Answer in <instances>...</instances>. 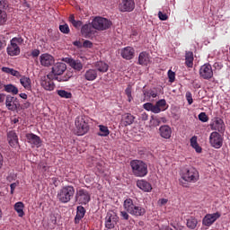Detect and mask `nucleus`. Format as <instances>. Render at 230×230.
<instances>
[{
    "label": "nucleus",
    "mask_w": 230,
    "mask_h": 230,
    "mask_svg": "<svg viewBox=\"0 0 230 230\" xmlns=\"http://www.w3.org/2000/svg\"><path fill=\"white\" fill-rule=\"evenodd\" d=\"M123 208L132 217H143L146 213V209L139 204L135 203L134 199L128 198L124 200Z\"/></svg>",
    "instance_id": "nucleus-1"
},
{
    "label": "nucleus",
    "mask_w": 230,
    "mask_h": 230,
    "mask_svg": "<svg viewBox=\"0 0 230 230\" xmlns=\"http://www.w3.org/2000/svg\"><path fill=\"white\" fill-rule=\"evenodd\" d=\"M181 175V180H180V182L183 188H188V183L186 182H197L199 181V172L193 167L183 169Z\"/></svg>",
    "instance_id": "nucleus-2"
},
{
    "label": "nucleus",
    "mask_w": 230,
    "mask_h": 230,
    "mask_svg": "<svg viewBox=\"0 0 230 230\" xmlns=\"http://www.w3.org/2000/svg\"><path fill=\"white\" fill-rule=\"evenodd\" d=\"M130 167L135 177H146L148 175V164L141 160H132Z\"/></svg>",
    "instance_id": "nucleus-3"
},
{
    "label": "nucleus",
    "mask_w": 230,
    "mask_h": 230,
    "mask_svg": "<svg viewBox=\"0 0 230 230\" xmlns=\"http://www.w3.org/2000/svg\"><path fill=\"white\" fill-rule=\"evenodd\" d=\"M58 200L61 202V204H67V202H71V199L75 197V187L73 185H66L63 186L58 191Z\"/></svg>",
    "instance_id": "nucleus-4"
},
{
    "label": "nucleus",
    "mask_w": 230,
    "mask_h": 230,
    "mask_svg": "<svg viewBox=\"0 0 230 230\" xmlns=\"http://www.w3.org/2000/svg\"><path fill=\"white\" fill-rule=\"evenodd\" d=\"M53 80H58V82H67L66 77L55 76L53 74H49L44 75L40 79V85L45 89V91H53L55 89V83Z\"/></svg>",
    "instance_id": "nucleus-5"
},
{
    "label": "nucleus",
    "mask_w": 230,
    "mask_h": 230,
    "mask_svg": "<svg viewBox=\"0 0 230 230\" xmlns=\"http://www.w3.org/2000/svg\"><path fill=\"white\" fill-rule=\"evenodd\" d=\"M10 45L7 47V55L10 57H17L21 55V48L19 46H22L24 44V39L22 36L18 35L11 40Z\"/></svg>",
    "instance_id": "nucleus-6"
},
{
    "label": "nucleus",
    "mask_w": 230,
    "mask_h": 230,
    "mask_svg": "<svg viewBox=\"0 0 230 230\" xmlns=\"http://www.w3.org/2000/svg\"><path fill=\"white\" fill-rule=\"evenodd\" d=\"M75 125L77 130V136H84L89 132V117L79 115L75 118Z\"/></svg>",
    "instance_id": "nucleus-7"
},
{
    "label": "nucleus",
    "mask_w": 230,
    "mask_h": 230,
    "mask_svg": "<svg viewBox=\"0 0 230 230\" xmlns=\"http://www.w3.org/2000/svg\"><path fill=\"white\" fill-rule=\"evenodd\" d=\"M143 109H145V111L154 112V114H159V112L168 110V103H166V100L162 99L156 102L155 105L152 102L143 104Z\"/></svg>",
    "instance_id": "nucleus-8"
},
{
    "label": "nucleus",
    "mask_w": 230,
    "mask_h": 230,
    "mask_svg": "<svg viewBox=\"0 0 230 230\" xmlns=\"http://www.w3.org/2000/svg\"><path fill=\"white\" fill-rule=\"evenodd\" d=\"M92 26L98 31H105V30H109L112 26V22L107 18L96 16L92 22Z\"/></svg>",
    "instance_id": "nucleus-9"
},
{
    "label": "nucleus",
    "mask_w": 230,
    "mask_h": 230,
    "mask_svg": "<svg viewBox=\"0 0 230 230\" xmlns=\"http://www.w3.org/2000/svg\"><path fill=\"white\" fill-rule=\"evenodd\" d=\"M75 199L77 204L87 206V204L91 202V194L89 193V190L85 189H79L75 192Z\"/></svg>",
    "instance_id": "nucleus-10"
},
{
    "label": "nucleus",
    "mask_w": 230,
    "mask_h": 230,
    "mask_svg": "<svg viewBox=\"0 0 230 230\" xmlns=\"http://www.w3.org/2000/svg\"><path fill=\"white\" fill-rule=\"evenodd\" d=\"M209 143L213 148H222V145H224V137H222L220 133L214 131L209 136Z\"/></svg>",
    "instance_id": "nucleus-11"
},
{
    "label": "nucleus",
    "mask_w": 230,
    "mask_h": 230,
    "mask_svg": "<svg viewBox=\"0 0 230 230\" xmlns=\"http://www.w3.org/2000/svg\"><path fill=\"white\" fill-rule=\"evenodd\" d=\"M119 220V217H118V215L112 212H108L105 217V228L114 229Z\"/></svg>",
    "instance_id": "nucleus-12"
},
{
    "label": "nucleus",
    "mask_w": 230,
    "mask_h": 230,
    "mask_svg": "<svg viewBox=\"0 0 230 230\" xmlns=\"http://www.w3.org/2000/svg\"><path fill=\"white\" fill-rule=\"evenodd\" d=\"M136 8V2L134 0H121V3L119 4V12H134Z\"/></svg>",
    "instance_id": "nucleus-13"
},
{
    "label": "nucleus",
    "mask_w": 230,
    "mask_h": 230,
    "mask_svg": "<svg viewBox=\"0 0 230 230\" xmlns=\"http://www.w3.org/2000/svg\"><path fill=\"white\" fill-rule=\"evenodd\" d=\"M66 69H67V66L66 65V63L58 62L52 66V70L49 73V75H54L55 76H60L61 75H64V73H66Z\"/></svg>",
    "instance_id": "nucleus-14"
},
{
    "label": "nucleus",
    "mask_w": 230,
    "mask_h": 230,
    "mask_svg": "<svg viewBox=\"0 0 230 230\" xmlns=\"http://www.w3.org/2000/svg\"><path fill=\"white\" fill-rule=\"evenodd\" d=\"M211 129L224 134L226 132V124L224 120L220 118H216L214 121L210 124Z\"/></svg>",
    "instance_id": "nucleus-15"
},
{
    "label": "nucleus",
    "mask_w": 230,
    "mask_h": 230,
    "mask_svg": "<svg viewBox=\"0 0 230 230\" xmlns=\"http://www.w3.org/2000/svg\"><path fill=\"white\" fill-rule=\"evenodd\" d=\"M221 216L220 212L206 215L203 218V226H207L208 227H209V226H213V224H215Z\"/></svg>",
    "instance_id": "nucleus-16"
},
{
    "label": "nucleus",
    "mask_w": 230,
    "mask_h": 230,
    "mask_svg": "<svg viewBox=\"0 0 230 230\" xmlns=\"http://www.w3.org/2000/svg\"><path fill=\"white\" fill-rule=\"evenodd\" d=\"M40 62L43 67H49L55 64V58L48 53L41 54L40 57Z\"/></svg>",
    "instance_id": "nucleus-17"
},
{
    "label": "nucleus",
    "mask_w": 230,
    "mask_h": 230,
    "mask_svg": "<svg viewBox=\"0 0 230 230\" xmlns=\"http://www.w3.org/2000/svg\"><path fill=\"white\" fill-rule=\"evenodd\" d=\"M120 55L122 58H125L126 60H132L134 55H136V50L132 47H125L121 49Z\"/></svg>",
    "instance_id": "nucleus-18"
},
{
    "label": "nucleus",
    "mask_w": 230,
    "mask_h": 230,
    "mask_svg": "<svg viewBox=\"0 0 230 230\" xmlns=\"http://www.w3.org/2000/svg\"><path fill=\"white\" fill-rule=\"evenodd\" d=\"M151 62L150 54L146 51H143L138 55V66H148Z\"/></svg>",
    "instance_id": "nucleus-19"
},
{
    "label": "nucleus",
    "mask_w": 230,
    "mask_h": 230,
    "mask_svg": "<svg viewBox=\"0 0 230 230\" xmlns=\"http://www.w3.org/2000/svg\"><path fill=\"white\" fill-rule=\"evenodd\" d=\"M25 137L27 138L28 143H31V145H34L35 146H40V144L42 143L40 137L33 133H27Z\"/></svg>",
    "instance_id": "nucleus-20"
},
{
    "label": "nucleus",
    "mask_w": 230,
    "mask_h": 230,
    "mask_svg": "<svg viewBox=\"0 0 230 230\" xmlns=\"http://www.w3.org/2000/svg\"><path fill=\"white\" fill-rule=\"evenodd\" d=\"M137 186L139 188V190H142V191H145L146 193H150V191H152V184L146 180H138L137 181Z\"/></svg>",
    "instance_id": "nucleus-21"
},
{
    "label": "nucleus",
    "mask_w": 230,
    "mask_h": 230,
    "mask_svg": "<svg viewBox=\"0 0 230 230\" xmlns=\"http://www.w3.org/2000/svg\"><path fill=\"white\" fill-rule=\"evenodd\" d=\"M160 136L164 139H170L172 137V128L168 125L161 126L159 128Z\"/></svg>",
    "instance_id": "nucleus-22"
},
{
    "label": "nucleus",
    "mask_w": 230,
    "mask_h": 230,
    "mask_svg": "<svg viewBox=\"0 0 230 230\" xmlns=\"http://www.w3.org/2000/svg\"><path fill=\"white\" fill-rule=\"evenodd\" d=\"M15 100L13 96L7 95L5 99V106L7 107L8 111H17L19 106L15 103Z\"/></svg>",
    "instance_id": "nucleus-23"
},
{
    "label": "nucleus",
    "mask_w": 230,
    "mask_h": 230,
    "mask_svg": "<svg viewBox=\"0 0 230 230\" xmlns=\"http://www.w3.org/2000/svg\"><path fill=\"white\" fill-rule=\"evenodd\" d=\"M81 33L84 37H91V35L94 34V27H93V23H86L82 26Z\"/></svg>",
    "instance_id": "nucleus-24"
},
{
    "label": "nucleus",
    "mask_w": 230,
    "mask_h": 230,
    "mask_svg": "<svg viewBox=\"0 0 230 230\" xmlns=\"http://www.w3.org/2000/svg\"><path fill=\"white\" fill-rule=\"evenodd\" d=\"M84 78L88 82H94V80H96V78H98V71L94 68H90V69L86 70L84 73Z\"/></svg>",
    "instance_id": "nucleus-25"
},
{
    "label": "nucleus",
    "mask_w": 230,
    "mask_h": 230,
    "mask_svg": "<svg viewBox=\"0 0 230 230\" xmlns=\"http://www.w3.org/2000/svg\"><path fill=\"white\" fill-rule=\"evenodd\" d=\"M7 141L10 146H15L19 143V137H17V133L12 130L7 133Z\"/></svg>",
    "instance_id": "nucleus-26"
},
{
    "label": "nucleus",
    "mask_w": 230,
    "mask_h": 230,
    "mask_svg": "<svg viewBox=\"0 0 230 230\" xmlns=\"http://www.w3.org/2000/svg\"><path fill=\"white\" fill-rule=\"evenodd\" d=\"M134 119H136V117L132 114L124 113L122 115L121 123L124 127H128V125H132V123H134Z\"/></svg>",
    "instance_id": "nucleus-27"
},
{
    "label": "nucleus",
    "mask_w": 230,
    "mask_h": 230,
    "mask_svg": "<svg viewBox=\"0 0 230 230\" xmlns=\"http://www.w3.org/2000/svg\"><path fill=\"white\" fill-rule=\"evenodd\" d=\"M85 213H86L85 208H84L83 206H78L76 208L75 224H80V220H82V218L85 217Z\"/></svg>",
    "instance_id": "nucleus-28"
},
{
    "label": "nucleus",
    "mask_w": 230,
    "mask_h": 230,
    "mask_svg": "<svg viewBox=\"0 0 230 230\" xmlns=\"http://www.w3.org/2000/svg\"><path fill=\"white\" fill-rule=\"evenodd\" d=\"M202 77L205 80H209V78H213V68L211 67V65L205 64L203 66V74Z\"/></svg>",
    "instance_id": "nucleus-29"
},
{
    "label": "nucleus",
    "mask_w": 230,
    "mask_h": 230,
    "mask_svg": "<svg viewBox=\"0 0 230 230\" xmlns=\"http://www.w3.org/2000/svg\"><path fill=\"white\" fill-rule=\"evenodd\" d=\"M95 70L99 73H107L109 71V64L103 61H97L94 63Z\"/></svg>",
    "instance_id": "nucleus-30"
},
{
    "label": "nucleus",
    "mask_w": 230,
    "mask_h": 230,
    "mask_svg": "<svg viewBox=\"0 0 230 230\" xmlns=\"http://www.w3.org/2000/svg\"><path fill=\"white\" fill-rule=\"evenodd\" d=\"M20 84L26 91H31V79L30 77L22 75L20 77Z\"/></svg>",
    "instance_id": "nucleus-31"
},
{
    "label": "nucleus",
    "mask_w": 230,
    "mask_h": 230,
    "mask_svg": "<svg viewBox=\"0 0 230 230\" xmlns=\"http://www.w3.org/2000/svg\"><path fill=\"white\" fill-rule=\"evenodd\" d=\"M13 208H14V211H16L18 217H20V218H22V217H24V215H25L24 203H22V201H18L14 204Z\"/></svg>",
    "instance_id": "nucleus-32"
},
{
    "label": "nucleus",
    "mask_w": 230,
    "mask_h": 230,
    "mask_svg": "<svg viewBox=\"0 0 230 230\" xmlns=\"http://www.w3.org/2000/svg\"><path fill=\"white\" fill-rule=\"evenodd\" d=\"M69 66L72 69H75V71H82V69H84V64H82L81 60L70 59Z\"/></svg>",
    "instance_id": "nucleus-33"
},
{
    "label": "nucleus",
    "mask_w": 230,
    "mask_h": 230,
    "mask_svg": "<svg viewBox=\"0 0 230 230\" xmlns=\"http://www.w3.org/2000/svg\"><path fill=\"white\" fill-rule=\"evenodd\" d=\"M2 72L5 73L6 75H12V76H15L16 78H21V76H22L20 71H17L13 68H10L7 66L2 67Z\"/></svg>",
    "instance_id": "nucleus-34"
},
{
    "label": "nucleus",
    "mask_w": 230,
    "mask_h": 230,
    "mask_svg": "<svg viewBox=\"0 0 230 230\" xmlns=\"http://www.w3.org/2000/svg\"><path fill=\"white\" fill-rule=\"evenodd\" d=\"M4 91L13 95L19 94V88L12 84H5Z\"/></svg>",
    "instance_id": "nucleus-35"
},
{
    "label": "nucleus",
    "mask_w": 230,
    "mask_h": 230,
    "mask_svg": "<svg viewBox=\"0 0 230 230\" xmlns=\"http://www.w3.org/2000/svg\"><path fill=\"white\" fill-rule=\"evenodd\" d=\"M185 64L187 67H193V52L191 51L186 52Z\"/></svg>",
    "instance_id": "nucleus-36"
},
{
    "label": "nucleus",
    "mask_w": 230,
    "mask_h": 230,
    "mask_svg": "<svg viewBox=\"0 0 230 230\" xmlns=\"http://www.w3.org/2000/svg\"><path fill=\"white\" fill-rule=\"evenodd\" d=\"M99 130L100 132L97 133V135L101 137H107V136L111 134V131L109 130V128L107 126L99 125Z\"/></svg>",
    "instance_id": "nucleus-37"
},
{
    "label": "nucleus",
    "mask_w": 230,
    "mask_h": 230,
    "mask_svg": "<svg viewBox=\"0 0 230 230\" xmlns=\"http://www.w3.org/2000/svg\"><path fill=\"white\" fill-rule=\"evenodd\" d=\"M68 22L74 26V28H76L77 30L81 28L83 24L82 21H76L75 19V14H70V16L68 17Z\"/></svg>",
    "instance_id": "nucleus-38"
},
{
    "label": "nucleus",
    "mask_w": 230,
    "mask_h": 230,
    "mask_svg": "<svg viewBox=\"0 0 230 230\" xmlns=\"http://www.w3.org/2000/svg\"><path fill=\"white\" fill-rule=\"evenodd\" d=\"M190 146H192V148H194L198 154L202 152V147H200L197 142V136L190 138Z\"/></svg>",
    "instance_id": "nucleus-39"
},
{
    "label": "nucleus",
    "mask_w": 230,
    "mask_h": 230,
    "mask_svg": "<svg viewBox=\"0 0 230 230\" xmlns=\"http://www.w3.org/2000/svg\"><path fill=\"white\" fill-rule=\"evenodd\" d=\"M197 224L198 222L194 217L187 219V227H189V229H195L197 227Z\"/></svg>",
    "instance_id": "nucleus-40"
},
{
    "label": "nucleus",
    "mask_w": 230,
    "mask_h": 230,
    "mask_svg": "<svg viewBox=\"0 0 230 230\" xmlns=\"http://www.w3.org/2000/svg\"><path fill=\"white\" fill-rule=\"evenodd\" d=\"M58 94L60 98L69 99L73 97V93L66 92V90H58Z\"/></svg>",
    "instance_id": "nucleus-41"
},
{
    "label": "nucleus",
    "mask_w": 230,
    "mask_h": 230,
    "mask_svg": "<svg viewBox=\"0 0 230 230\" xmlns=\"http://www.w3.org/2000/svg\"><path fill=\"white\" fill-rule=\"evenodd\" d=\"M125 94L126 96H128V102L130 103V102L134 100V97H132V85H128V87L125 90Z\"/></svg>",
    "instance_id": "nucleus-42"
},
{
    "label": "nucleus",
    "mask_w": 230,
    "mask_h": 230,
    "mask_svg": "<svg viewBox=\"0 0 230 230\" xmlns=\"http://www.w3.org/2000/svg\"><path fill=\"white\" fill-rule=\"evenodd\" d=\"M8 19V14H6V11H3L0 9V26H3L4 22H6Z\"/></svg>",
    "instance_id": "nucleus-43"
},
{
    "label": "nucleus",
    "mask_w": 230,
    "mask_h": 230,
    "mask_svg": "<svg viewBox=\"0 0 230 230\" xmlns=\"http://www.w3.org/2000/svg\"><path fill=\"white\" fill-rule=\"evenodd\" d=\"M153 121H155V125H161V123H166L168 119L165 117H151Z\"/></svg>",
    "instance_id": "nucleus-44"
},
{
    "label": "nucleus",
    "mask_w": 230,
    "mask_h": 230,
    "mask_svg": "<svg viewBox=\"0 0 230 230\" xmlns=\"http://www.w3.org/2000/svg\"><path fill=\"white\" fill-rule=\"evenodd\" d=\"M59 31H61V33H65L66 35H67V33H69L70 31L69 25H67V23L60 25Z\"/></svg>",
    "instance_id": "nucleus-45"
},
{
    "label": "nucleus",
    "mask_w": 230,
    "mask_h": 230,
    "mask_svg": "<svg viewBox=\"0 0 230 230\" xmlns=\"http://www.w3.org/2000/svg\"><path fill=\"white\" fill-rule=\"evenodd\" d=\"M144 94L148 98H157V92L154 90H149L148 92H145Z\"/></svg>",
    "instance_id": "nucleus-46"
},
{
    "label": "nucleus",
    "mask_w": 230,
    "mask_h": 230,
    "mask_svg": "<svg viewBox=\"0 0 230 230\" xmlns=\"http://www.w3.org/2000/svg\"><path fill=\"white\" fill-rule=\"evenodd\" d=\"M167 75H168L169 82L171 84H173V82H175V72L169 70Z\"/></svg>",
    "instance_id": "nucleus-47"
},
{
    "label": "nucleus",
    "mask_w": 230,
    "mask_h": 230,
    "mask_svg": "<svg viewBox=\"0 0 230 230\" xmlns=\"http://www.w3.org/2000/svg\"><path fill=\"white\" fill-rule=\"evenodd\" d=\"M9 4L7 2V0H0V10H6V8H8Z\"/></svg>",
    "instance_id": "nucleus-48"
},
{
    "label": "nucleus",
    "mask_w": 230,
    "mask_h": 230,
    "mask_svg": "<svg viewBox=\"0 0 230 230\" xmlns=\"http://www.w3.org/2000/svg\"><path fill=\"white\" fill-rule=\"evenodd\" d=\"M120 218L122 220H128V218H130V216L128 215V212L126 211H120Z\"/></svg>",
    "instance_id": "nucleus-49"
},
{
    "label": "nucleus",
    "mask_w": 230,
    "mask_h": 230,
    "mask_svg": "<svg viewBox=\"0 0 230 230\" xmlns=\"http://www.w3.org/2000/svg\"><path fill=\"white\" fill-rule=\"evenodd\" d=\"M158 18L160 19V21H168V14L160 11L158 13Z\"/></svg>",
    "instance_id": "nucleus-50"
},
{
    "label": "nucleus",
    "mask_w": 230,
    "mask_h": 230,
    "mask_svg": "<svg viewBox=\"0 0 230 230\" xmlns=\"http://www.w3.org/2000/svg\"><path fill=\"white\" fill-rule=\"evenodd\" d=\"M185 96H186V100H187L189 105H191V103H193V97L191 95V93L187 92Z\"/></svg>",
    "instance_id": "nucleus-51"
},
{
    "label": "nucleus",
    "mask_w": 230,
    "mask_h": 230,
    "mask_svg": "<svg viewBox=\"0 0 230 230\" xmlns=\"http://www.w3.org/2000/svg\"><path fill=\"white\" fill-rule=\"evenodd\" d=\"M96 168H97L99 173H103V172H104V169H103V162H98V163L96 164Z\"/></svg>",
    "instance_id": "nucleus-52"
},
{
    "label": "nucleus",
    "mask_w": 230,
    "mask_h": 230,
    "mask_svg": "<svg viewBox=\"0 0 230 230\" xmlns=\"http://www.w3.org/2000/svg\"><path fill=\"white\" fill-rule=\"evenodd\" d=\"M83 48H89V49L93 48V42L87 40H84L83 42Z\"/></svg>",
    "instance_id": "nucleus-53"
},
{
    "label": "nucleus",
    "mask_w": 230,
    "mask_h": 230,
    "mask_svg": "<svg viewBox=\"0 0 230 230\" xmlns=\"http://www.w3.org/2000/svg\"><path fill=\"white\" fill-rule=\"evenodd\" d=\"M31 57H33V58H36L37 57H39V55H40V50L39 49H33L31 53Z\"/></svg>",
    "instance_id": "nucleus-54"
},
{
    "label": "nucleus",
    "mask_w": 230,
    "mask_h": 230,
    "mask_svg": "<svg viewBox=\"0 0 230 230\" xmlns=\"http://www.w3.org/2000/svg\"><path fill=\"white\" fill-rule=\"evenodd\" d=\"M159 206H165V204H168V199H160L158 200Z\"/></svg>",
    "instance_id": "nucleus-55"
},
{
    "label": "nucleus",
    "mask_w": 230,
    "mask_h": 230,
    "mask_svg": "<svg viewBox=\"0 0 230 230\" xmlns=\"http://www.w3.org/2000/svg\"><path fill=\"white\" fill-rule=\"evenodd\" d=\"M39 168H40V170H41V172H47L48 171V166L45 164H42V163H40L39 164Z\"/></svg>",
    "instance_id": "nucleus-56"
},
{
    "label": "nucleus",
    "mask_w": 230,
    "mask_h": 230,
    "mask_svg": "<svg viewBox=\"0 0 230 230\" xmlns=\"http://www.w3.org/2000/svg\"><path fill=\"white\" fill-rule=\"evenodd\" d=\"M142 121H148V114L146 112H143L140 116Z\"/></svg>",
    "instance_id": "nucleus-57"
},
{
    "label": "nucleus",
    "mask_w": 230,
    "mask_h": 230,
    "mask_svg": "<svg viewBox=\"0 0 230 230\" xmlns=\"http://www.w3.org/2000/svg\"><path fill=\"white\" fill-rule=\"evenodd\" d=\"M207 121H209V117H208L206 112H202V123H207Z\"/></svg>",
    "instance_id": "nucleus-58"
},
{
    "label": "nucleus",
    "mask_w": 230,
    "mask_h": 230,
    "mask_svg": "<svg viewBox=\"0 0 230 230\" xmlns=\"http://www.w3.org/2000/svg\"><path fill=\"white\" fill-rule=\"evenodd\" d=\"M11 188V195H13V191H15V189L17 188V183L13 182L10 185Z\"/></svg>",
    "instance_id": "nucleus-59"
},
{
    "label": "nucleus",
    "mask_w": 230,
    "mask_h": 230,
    "mask_svg": "<svg viewBox=\"0 0 230 230\" xmlns=\"http://www.w3.org/2000/svg\"><path fill=\"white\" fill-rule=\"evenodd\" d=\"M74 46H76V48H83V44L81 41L75 40L73 42Z\"/></svg>",
    "instance_id": "nucleus-60"
},
{
    "label": "nucleus",
    "mask_w": 230,
    "mask_h": 230,
    "mask_svg": "<svg viewBox=\"0 0 230 230\" xmlns=\"http://www.w3.org/2000/svg\"><path fill=\"white\" fill-rule=\"evenodd\" d=\"M4 46H6V43L4 42V40L1 39V36H0V49H4Z\"/></svg>",
    "instance_id": "nucleus-61"
},
{
    "label": "nucleus",
    "mask_w": 230,
    "mask_h": 230,
    "mask_svg": "<svg viewBox=\"0 0 230 230\" xmlns=\"http://www.w3.org/2000/svg\"><path fill=\"white\" fill-rule=\"evenodd\" d=\"M19 96L22 100H28V94H26V93H20Z\"/></svg>",
    "instance_id": "nucleus-62"
},
{
    "label": "nucleus",
    "mask_w": 230,
    "mask_h": 230,
    "mask_svg": "<svg viewBox=\"0 0 230 230\" xmlns=\"http://www.w3.org/2000/svg\"><path fill=\"white\" fill-rule=\"evenodd\" d=\"M4 87H6V84L3 81H0V91H4Z\"/></svg>",
    "instance_id": "nucleus-63"
},
{
    "label": "nucleus",
    "mask_w": 230,
    "mask_h": 230,
    "mask_svg": "<svg viewBox=\"0 0 230 230\" xmlns=\"http://www.w3.org/2000/svg\"><path fill=\"white\" fill-rule=\"evenodd\" d=\"M4 102V93H0V103Z\"/></svg>",
    "instance_id": "nucleus-64"
}]
</instances>
